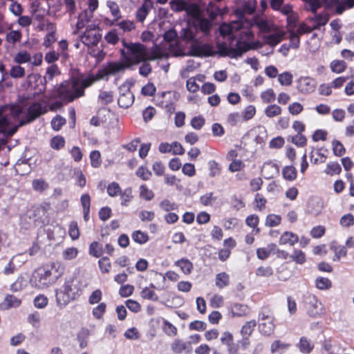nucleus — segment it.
I'll return each instance as SVG.
<instances>
[{"mask_svg":"<svg viewBox=\"0 0 354 354\" xmlns=\"http://www.w3.org/2000/svg\"><path fill=\"white\" fill-rule=\"evenodd\" d=\"M323 209V201L318 196H312L308 203V210L313 216H317Z\"/></svg>","mask_w":354,"mask_h":354,"instance_id":"17","label":"nucleus"},{"mask_svg":"<svg viewBox=\"0 0 354 354\" xmlns=\"http://www.w3.org/2000/svg\"><path fill=\"white\" fill-rule=\"evenodd\" d=\"M123 48L120 50L121 57L127 63V66L138 65L146 59H160L165 57V53L157 47L148 48L139 42H128L122 40Z\"/></svg>","mask_w":354,"mask_h":354,"instance_id":"3","label":"nucleus"},{"mask_svg":"<svg viewBox=\"0 0 354 354\" xmlns=\"http://www.w3.org/2000/svg\"><path fill=\"white\" fill-rule=\"evenodd\" d=\"M261 98L265 103H270L275 100V94L272 89L268 88L261 94Z\"/></svg>","mask_w":354,"mask_h":354,"instance_id":"56","label":"nucleus"},{"mask_svg":"<svg viewBox=\"0 0 354 354\" xmlns=\"http://www.w3.org/2000/svg\"><path fill=\"white\" fill-rule=\"evenodd\" d=\"M306 304L308 314L310 316L316 317L322 313V305L315 295L307 296Z\"/></svg>","mask_w":354,"mask_h":354,"instance_id":"11","label":"nucleus"},{"mask_svg":"<svg viewBox=\"0 0 354 354\" xmlns=\"http://www.w3.org/2000/svg\"><path fill=\"white\" fill-rule=\"evenodd\" d=\"M26 286V280L24 277L19 276L17 280L10 285V290L13 292H17L24 289Z\"/></svg>","mask_w":354,"mask_h":354,"instance_id":"38","label":"nucleus"},{"mask_svg":"<svg viewBox=\"0 0 354 354\" xmlns=\"http://www.w3.org/2000/svg\"><path fill=\"white\" fill-rule=\"evenodd\" d=\"M140 295L142 298L149 300L157 301L158 299L157 295L150 288H143L140 292Z\"/></svg>","mask_w":354,"mask_h":354,"instance_id":"53","label":"nucleus"},{"mask_svg":"<svg viewBox=\"0 0 354 354\" xmlns=\"http://www.w3.org/2000/svg\"><path fill=\"white\" fill-rule=\"evenodd\" d=\"M273 274V270L270 266H261L256 270V275L258 277H269Z\"/></svg>","mask_w":354,"mask_h":354,"instance_id":"57","label":"nucleus"},{"mask_svg":"<svg viewBox=\"0 0 354 354\" xmlns=\"http://www.w3.org/2000/svg\"><path fill=\"white\" fill-rule=\"evenodd\" d=\"M270 349L273 354H282L288 349V344L280 340H276L271 344Z\"/></svg>","mask_w":354,"mask_h":354,"instance_id":"32","label":"nucleus"},{"mask_svg":"<svg viewBox=\"0 0 354 354\" xmlns=\"http://www.w3.org/2000/svg\"><path fill=\"white\" fill-rule=\"evenodd\" d=\"M140 196L146 201H151L154 197V194L146 185H142L140 187Z\"/></svg>","mask_w":354,"mask_h":354,"instance_id":"47","label":"nucleus"},{"mask_svg":"<svg viewBox=\"0 0 354 354\" xmlns=\"http://www.w3.org/2000/svg\"><path fill=\"white\" fill-rule=\"evenodd\" d=\"M196 27L194 26L192 21H188L187 26L182 28L180 32V39L185 42H191L192 45L196 42Z\"/></svg>","mask_w":354,"mask_h":354,"instance_id":"14","label":"nucleus"},{"mask_svg":"<svg viewBox=\"0 0 354 354\" xmlns=\"http://www.w3.org/2000/svg\"><path fill=\"white\" fill-rule=\"evenodd\" d=\"M281 218L280 216L271 214L267 216L265 225L268 227H275L280 224Z\"/></svg>","mask_w":354,"mask_h":354,"instance_id":"41","label":"nucleus"},{"mask_svg":"<svg viewBox=\"0 0 354 354\" xmlns=\"http://www.w3.org/2000/svg\"><path fill=\"white\" fill-rule=\"evenodd\" d=\"M10 113L14 117L24 115L17 125L10 127V121L7 115L3 113V109L0 108V132L7 137H10L15 134L19 127L29 124L41 115L48 111L47 105L45 102H22L21 104H15L10 106Z\"/></svg>","mask_w":354,"mask_h":354,"instance_id":"2","label":"nucleus"},{"mask_svg":"<svg viewBox=\"0 0 354 354\" xmlns=\"http://www.w3.org/2000/svg\"><path fill=\"white\" fill-rule=\"evenodd\" d=\"M131 237L133 241L140 245L145 244L149 240L148 234L140 230L133 232L131 234Z\"/></svg>","mask_w":354,"mask_h":354,"instance_id":"34","label":"nucleus"},{"mask_svg":"<svg viewBox=\"0 0 354 354\" xmlns=\"http://www.w3.org/2000/svg\"><path fill=\"white\" fill-rule=\"evenodd\" d=\"M330 67L333 73H341L346 69V64L343 60H334L330 63Z\"/></svg>","mask_w":354,"mask_h":354,"instance_id":"37","label":"nucleus"},{"mask_svg":"<svg viewBox=\"0 0 354 354\" xmlns=\"http://www.w3.org/2000/svg\"><path fill=\"white\" fill-rule=\"evenodd\" d=\"M333 151L335 156H342L344 154L346 149L343 145L338 140H334L332 143Z\"/></svg>","mask_w":354,"mask_h":354,"instance_id":"60","label":"nucleus"},{"mask_svg":"<svg viewBox=\"0 0 354 354\" xmlns=\"http://www.w3.org/2000/svg\"><path fill=\"white\" fill-rule=\"evenodd\" d=\"M256 113V109L253 105H249L243 110L241 117L244 121L252 119Z\"/></svg>","mask_w":354,"mask_h":354,"instance_id":"51","label":"nucleus"},{"mask_svg":"<svg viewBox=\"0 0 354 354\" xmlns=\"http://www.w3.org/2000/svg\"><path fill=\"white\" fill-rule=\"evenodd\" d=\"M131 83L126 81L119 87L118 105L123 109H127L134 102V95L131 91Z\"/></svg>","mask_w":354,"mask_h":354,"instance_id":"9","label":"nucleus"},{"mask_svg":"<svg viewBox=\"0 0 354 354\" xmlns=\"http://www.w3.org/2000/svg\"><path fill=\"white\" fill-rule=\"evenodd\" d=\"M21 39V33L19 30H11L6 35V40L10 44H15Z\"/></svg>","mask_w":354,"mask_h":354,"instance_id":"49","label":"nucleus"},{"mask_svg":"<svg viewBox=\"0 0 354 354\" xmlns=\"http://www.w3.org/2000/svg\"><path fill=\"white\" fill-rule=\"evenodd\" d=\"M68 234L73 241L77 240L80 233L76 221H72L68 227Z\"/></svg>","mask_w":354,"mask_h":354,"instance_id":"42","label":"nucleus"},{"mask_svg":"<svg viewBox=\"0 0 354 354\" xmlns=\"http://www.w3.org/2000/svg\"><path fill=\"white\" fill-rule=\"evenodd\" d=\"M159 206L160 207L165 211V212H169V211H172V210H176L178 209V205L177 204H176L174 202H171L168 199H164L162 200L160 204H159Z\"/></svg>","mask_w":354,"mask_h":354,"instance_id":"50","label":"nucleus"},{"mask_svg":"<svg viewBox=\"0 0 354 354\" xmlns=\"http://www.w3.org/2000/svg\"><path fill=\"white\" fill-rule=\"evenodd\" d=\"M230 283V276L225 272H220L216 275L215 285L219 289L227 287Z\"/></svg>","mask_w":354,"mask_h":354,"instance_id":"26","label":"nucleus"},{"mask_svg":"<svg viewBox=\"0 0 354 354\" xmlns=\"http://www.w3.org/2000/svg\"><path fill=\"white\" fill-rule=\"evenodd\" d=\"M153 7L150 0H145L142 5L137 10L136 17L138 21L142 23Z\"/></svg>","mask_w":354,"mask_h":354,"instance_id":"18","label":"nucleus"},{"mask_svg":"<svg viewBox=\"0 0 354 354\" xmlns=\"http://www.w3.org/2000/svg\"><path fill=\"white\" fill-rule=\"evenodd\" d=\"M71 300H73L72 297L66 292L65 289L64 290L56 291V301L59 306H65Z\"/></svg>","mask_w":354,"mask_h":354,"instance_id":"27","label":"nucleus"},{"mask_svg":"<svg viewBox=\"0 0 354 354\" xmlns=\"http://www.w3.org/2000/svg\"><path fill=\"white\" fill-rule=\"evenodd\" d=\"M31 61V56L27 51H21L18 53L15 57V62L17 64H24Z\"/></svg>","mask_w":354,"mask_h":354,"instance_id":"46","label":"nucleus"},{"mask_svg":"<svg viewBox=\"0 0 354 354\" xmlns=\"http://www.w3.org/2000/svg\"><path fill=\"white\" fill-rule=\"evenodd\" d=\"M21 303L20 299L12 295H7L3 301L0 304V308L3 310H6L12 308H17L19 306Z\"/></svg>","mask_w":354,"mask_h":354,"instance_id":"20","label":"nucleus"},{"mask_svg":"<svg viewBox=\"0 0 354 354\" xmlns=\"http://www.w3.org/2000/svg\"><path fill=\"white\" fill-rule=\"evenodd\" d=\"M65 144V140L62 136H56L51 138L50 140V147L55 149V150H59L62 147H64Z\"/></svg>","mask_w":354,"mask_h":354,"instance_id":"45","label":"nucleus"},{"mask_svg":"<svg viewBox=\"0 0 354 354\" xmlns=\"http://www.w3.org/2000/svg\"><path fill=\"white\" fill-rule=\"evenodd\" d=\"M342 171L340 165L337 162H329L326 165L325 172L330 176L339 174Z\"/></svg>","mask_w":354,"mask_h":354,"instance_id":"40","label":"nucleus"},{"mask_svg":"<svg viewBox=\"0 0 354 354\" xmlns=\"http://www.w3.org/2000/svg\"><path fill=\"white\" fill-rule=\"evenodd\" d=\"M297 347L301 353L308 354L313 351L314 348V344L307 337H301L300 338L299 342L297 344Z\"/></svg>","mask_w":354,"mask_h":354,"instance_id":"24","label":"nucleus"},{"mask_svg":"<svg viewBox=\"0 0 354 354\" xmlns=\"http://www.w3.org/2000/svg\"><path fill=\"white\" fill-rule=\"evenodd\" d=\"M98 100L103 104H108L113 101V94L112 91H102L98 95Z\"/></svg>","mask_w":354,"mask_h":354,"instance_id":"39","label":"nucleus"},{"mask_svg":"<svg viewBox=\"0 0 354 354\" xmlns=\"http://www.w3.org/2000/svg\"><path fill=\"white\" fill-rule=\"evenodd\" d=\"M99 268L102 273H108L110 271L111 264L108 257H102L98 261Z\"/></svg>","mask_w":354,"mask_h":354,"instance_id":"54","label":"nucleus"},{"mask_svg":"<svg viewBox=\"0 0 354 354\" xmlns=\"http://www.w3.org/2000/svg\"><path fill=\"white\" fill-rule=\"evenodd\" d=\"M64 272V266L59 262H53L36 269L30 279V284L38 290L46 289L53 286Z\"/></svg>","mask_w":354,"mask_h":354,"instance_id":"5","label":"nucleus"},{"mask_svg":"<svg viewBox=\"0 0 354 354\" xmlns=\"http://www.w3.org/2000/svg\"><path fill=\"white\" fill-rule=\"evenodd\" d=\"M91 165L93 168H98L102 163L101 154L99 151H92L90 153Z\"/></svg>","mask_w":354,"mask_h":354,"instance_id":"44","label":"nucleus"},{"mask_svg":"<svg viewBox=\"0 0 354 354\" xmlns=\"http://www.w3.org/2000/svg\"><path fill=\"white\" fill-rule=\"evenodd\" d=\"M281 108L275 104L268 106L266 110L265 113L269 118L277 116L281 113Z\"/></svg>","mask_w":354,"mask_h":354,"instance_id":"61","label":"nucleus"},{"mask_svg":"<svg viewBox=\"0 0 354 354\" xmlns=\"http://www.w3.org/2000/svg\"><path fill=\"white\" fill-rule=\"evenodd\" d=\"M274 318L270 310L267 308H261L259 313V330L265 335L269 336L274 330Z\"/></svg>","mask_w":354,"mask_h":354,"instance_id":"7","label":"nucleus"},{"mask_svg":"<svg viewBox=\"0 0 354 354\" xmlns=\"http://www.w3.org/2000/svg\"><path fill=\"white\" fill-rule=\"evenodd\" d=\"M257 4L256 0L245 1L241 7L234 11L237 20L230 24H223L219 26V32L222 36H230L232 39L239 37L235 47H228L225 44H218L217 49L220 56L237 58L250 49L259 47V41L254 42L252 45L248 42L254 37V33L251 30L254 26L258 28L267 44L275 46L281 41L283 33L277 30L271 21L263 17H256L253 21L245 19L244 15L252 14L255 11Z\"/></svg>","mask_w":354,"mask_h":354,"instance_id":"1","label":"nucleus"},{"mask_svg":"<svg viewBox=\"0 0 354 354\" xmlns=\"http://www.w3.org/2000/svg\"><path fill=\"white\" fill-rule=\"evenodd\" d=\"M96 79L93 77H73L71 81L62 82L58 88V95L62 100L72 102L84 95V89L91 86Z\"/></svg>","mask_w":354,"mask_h":354,"instance_id":"6","label":"nucleus"},{"mask_svg":"<svg viewBox=\"0 0 354 354\" xmlns=\"http://www.w3.org/2000/svg\"><path fill=\"white\" fill-rule=\"evenodd\" d=\"M279 172V167L274 162H265L261 168V174L265 178L270 179L277 175Z\"/></svg>","mask_w":354,"mask_h":354,"instance_id":"16","label":"nucleus"},{"mask_svg":"<svg viewBox=\"0 0 354 354\" xmlns=\"http://www.w3.org/2000/svg\"><path fill=\"white\" fill-rule=\"evenodd\" d=\"M330 248L335 253L333 261H338L342 257L346 256L347 250L345 246L338 245L337 242L333 241L330 244Z\"/></svg>","mask_w":354,"mask_h":354,"instance_id":"23","label":"nucleus"},{"mask_svg":"<svg viewBox=\"0 0 354 354\" xmlns=\"http://www.w3.org/2000/svg\"><path fill=\"white\" fill-rule=\"evenodd\" d=\"M230 311L233 317H243L248 314L249 308L247 305L234 303L231 305Z\"/></svg>","mask_w":354,"mask_h":354,"instance_id":"22","label":"nucleus"},{"mask_svg":"<svg viewBox=\"0 0 354 354\" xmlns=\"http://www.w3.org/2000/svg\"><path fill=\"white\" fill-rule=\"evenodd\" d=\"M315 283L317 288L320 290L328 289L331 286V281L326 277H318Z\"/></svg>","mask_w":354,"mask_h":354,"instance_id":"58","label":"nucleus"},{"mask_svg":"<svg viewBox=\"0 0 354 354\" xmlns=\"http://www.w3.org/2000/svg\"><path fill=\"white\" fill-rule=\"evenodd\" d=\"M310 18L313 22L312 26H308L304 23L297 24L292 16V11L289 6V48H297L299 46L300 36L305 33H308L313 30L324 26L328 21V15L326 13L316 14Z\"/></svg>","mask_w":354,"mask_h":354,"instance_id":"4","label":"nucleus"},{"mask_svg":"<svg viewBox=\"0 0 354 354\" xmlns=\"http://www.w3.org/2000/svg\"><path fill=\"white\" fill-rule=\"evenodd\" d=\"M127 68H130V66H127V63L125 62H110L105 67L104 71L107 75H115L120 72H124Z\"/></svg>","mask_w":354,"mask_h":354,"instance_id":"21","label":"nucleus"},{"mask_svg":"<svg viewBox=\"0 0 354 354\" xmlns=\"http://www.w3.org/2000/svg\"><path fill=\"white\" fill-rule=\"evenodd\" d=\"M21 254H17L15 256H13L12 259L9 261V262L7 263V265L3 268V274L6 275L12 274L15 272V271L17 270V263H15V261L21 258Z\"/></svg>","mask_w":354,"mask_h":354,"instance_id":"30","label":"nucleus"},{"mask_svg":"<svg viewBox=\"0 0 354 354\" xmlns=\"http://www.w3.org/2000/svg\"><path fill=\"white\" fill-rule=\"evenodd\" d=\"M257 326V322L254 319L250 320L242 326L241 329V334L242 337H244L245 340L252 335L254 328Z\"/></svg>","mask_w":354,"mask_h":354,"instance_id":"25","label":"nucleus"},{"mask_svg":"<svg viewBox=\"0 0 354 354\" xmlns=\"http://www.w3.org/2000/svg\"><path fill=\"white\" fill-rule=\"evenodd\" d=\"M102 297V292L100 289L94 290L88 297V303L91 305L98 304Z\"/></svg>","mask_w":354,"mask_h":354,"instance_id":"63","label":"nucleus"},{"mask_svg":"<svg viewBox=\"0 0 354 354\" xmlns=\"http://www.w3.org/2000/svg\"><path fill=\"white\" fill-rule=\"evenodd\" d=\"M216 197L212 192L206 193L200 198L201 203L205 206H211L216 201Z\"/></svg>","mask_w":354,"mask_h":354,"instance_id":"55","label":"nucleus"},{"mask_svg":"<svg viewBox=\"0 0 354 354\" xmlns=\"http://www.w3.org/2000/svg\"><path fill=\"white\" fill-rule=\"evenodd\" d=\"M106 305L105 303H100L97 306L95 307L92 310L93 315L96 319H101L106 310Z\"/></svg>","mask_w":354,"mask_h":354,"instance_id":"59","label":"nucleus"},{"mask_svg":"<svg viewBox=\"0 0 354 354\" xmlns=\"http://www.w3.org/2000/svg\"><path fill=\"white\" fill-rule=\"evenodd\" d=\"M120 196L122 199L121 205L123 206H127L128 203L131 200L133 197L131 188L128 187L126 188L124 191H121Z\"/></svg>","mask_w":354,"mask_h":354,"instance_id":"48","label":"nucleus"},{"mask_svg":"<svg viewBox=\"0 0 354 354\" xmlns=\"http://www.w3.org/2000/svg\"><path fill=\"white\" fill-rule=\"evenodd\" d=\"M215 54V51L212 46L209 44H197L196 42L191 46L189 55L195 57H209Z\"/></svg>","mask_w":354,"mask_h":354,"instance_id":"12","label":"nucleus"},{"mask_svg":"<svg viewBox=\"0 0 354 354\" xmlns=\"http://www.w3.org/2000/svg\"><path fill=\"white\" fill-rule=\"evenodd\" d=\"M199 15L200 14L196 17H192L193 18L192 22L196 27V32L199 30L204 36H207L209 34L212 24L209 19L200 17Z\"/></svg>","mask_w":354,"mask_h":354,"instance_id":"13","label":"nucleus"},{"mask_svg":"<svg viewBox=\"0 0 354 354\" xmlns=\"http://www.w3.org/2000/svg\"><path fill=\"white\" fill-rule=\"evenodd\" d=\"M78 254L79 250L77 248L68 247L63 250L62 256L65 261H72L77 257Z\"/></svg>","mask_w":354,"mask_h":354,"instance_id":"31","label":"nucleus"},{"mask_svg":"<svg viewBox=\"0 0 354 354\" xmlns=\"http://www.w3.org/2000/svg\"><path fill=\"white\" fill-rule=\"evenodd\" d=\"M59 74V71L56 64H52L49 67L47 68L46 75L44 76V80L46 82L51 81L53 77Z\"/></svg>","mask_w":354,"mask_h":354,"instance_id":"43","label":"nucleus"},{"mask_svg":"<svg viewBox=\"0 0 354 354\" xmlns=\"http://www.w3.org/2000/svg\"><path fill=\"white\" fill-rule=\"evenodd\" d=\"M64 289L66 292H67L73 300L80 296L81 293L79 282L75 280L66 281Z\"/></svg>","mask_w":354,"mask_h":354,"instance_id":"19","label":"nucleus"},{"mask_svg":"<svg viewBox=\"0 0 354 354\" xmlns=\"http://www.w3.org/2000/svg\"><path fill=\"white\" fill-rule=\"evenodd\" d=\"M121 191L119 184L115 182L110 183L107 187V193L111 197L120 195Z\"/></svg>","mask_w":354,"mask_h":354,"instance_id":"52","label":"nucleus"},{"mask_svg":"<svg viewBox=\"0 0 354 354\" xmlns=\"http://www.w3.org/2000/svg\"><path fill=\"white\" fill-rule=\"evenodd\" d=\"M175 266H178L185 274H189L191 273L193 268L192 263L187 259H181L176 261Z\"/></svg>","mask_w":354,"mask_h":354,"instance_id":"29","label":"nucleus"},{"mask_svg":"<svg viewBox=\"0 0 354 354\" xmlns=\"http://www.w3.org/2000/svg\"><path fill=\"white\" fill-rule=\"evenodd\" d=\"M209 176L211 177H215L220 175L221 169L218 164L215 160H210L208 162Z\"/></svg>","mask_w":354,"mask_h":354,"instance_id":"62","label":"nucleus"},{"mask_svg":"<svg viewBox=\"0 0 354 354\" xmlns=\"http://www.w3.org/2000/svg\"><path fill=\"white\" fill-rule=\"evenodd\" d=\"M101 34L95 25H88L84 33L78 35L82 43L87 46H95L101 39Z\"/></svg>","mask_w":354,"mask_h":354,"instance_id":"10","label":"nucleus"},{"mask_svg":"<svg viewBox=\"0 0 354 354\" xmlns=\"http://www.w3.org/2000/svg\"><path fill=\"white\" fill-rule=\"evenodd\" d=\"M90 255L98 258L102 254V247L100 243L97 241L92 242L88 248Z\"/></svg>","mask_w":354,"mask_h":354,"instance_id":"35","label":"nucleus"},{"mask_svg":"<svg viewBox=\"0 0 354 354\" xmlns=\"http://www.w3.org/2000/svg\"><path fill=\"white\" fill-rule=\"evenodd\" d=\"M315 80L313 78L305 77H301L298 81V89L304 93H310L315 88Z\"/></svg>","mask_w":354,"mask_h":354,"instance_id":"15","label":"nucleus"},{"mask_svg":"<svg viewBox=\"0 0 354 354\" xmlns=\"http://www.w3.org/2000/svg\"><path fill=\"white\" fill-rule=\"evenodd\" d=\"M154 59H146L141 62V66L139 68V74L142 77H147L152 71L151 66L149 63L150 61H153Z\"/></svg>","mask_w":354,"mask_h":354,"instance_id":"36","label":"nucleus"},{"mask_svg":"<svg viewBox=\"0 0 354 354\" xmlns=\"http://www.w3.org/2000/svg\"><path fill=\"white\" fill-rule=\"evenodd\" d=\"M66 120L60 115H57L51 121L52 128L55 131H59L62 127L65 124Z\"/></svg>","mask_w":354,"mask_h":354,"instance_id":"64","label":"nucleus"},{"mask_svg":"<svg viewBox=\"0 0 354 354\" xmlns=\"http://www.w3.org/2000/svg\"><path fill=\"white\" fill-rule=\"evenodd\" d=\"M117 26L120 28L123 32H131L136 28V24L134 21L126 19L121 21L115 22Z\"/></svg>","mask_w":354,"mask_h":354,"instance_id":"33","label":"nucleus"},{"mask_svg":"<svg viewBox=\"0 0 354 354\" xmlns=\"http://www.w3.org/2000/svg\"><path fill=\"white\" fill-rule=\"evenodd\" d=\"M169 5L174 12L185 11L189 17H196L200 14V9L198 6L184 0H171Z\"/></svg>","mask_w":354,"mask_h":354,"instance_id":"8","label":"nucleus"},{"mask_svg":"<svg viewBox=\"0 0 354 354\" xmlns=\"http://www.w3.org/2000/svg\"><path fill=\"white\" fill-rule=\"evenodd\" d=\"M106 6L109 8L112 16L114 17L111 24H114L121 18V12L119 6L113 1H108Z\"/></svg>","mask_w":354,"mask_h":354,"instance_id":"28","label":"nucleus"}]
</instances>
